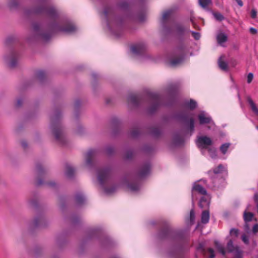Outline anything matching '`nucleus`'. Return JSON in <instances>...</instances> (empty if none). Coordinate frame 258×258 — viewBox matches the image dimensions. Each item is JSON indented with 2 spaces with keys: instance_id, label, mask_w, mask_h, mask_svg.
Wrapping results in <instances>:
<instances>
[{
  "instance_id": "f257e3e1",
  "label": "nucleus",
  "mask_w": 258,
  "mask_h": 258,
  "mask_svg": "<svg viewBox=\"0 0 258 258\" xmlns=\"http://www.w3.org/2000/svg\"><path fill=\"white\" fill-rule=\"evenodd\" d=\"M194 190L204 196V197H202L200 200L199 206L201 208L208 207L210 204V198L209 197L208 195H207V191L206 189L203 186L199 184H195L192 188V197L194 195Z\"/></svg>"
},
{
  "instance_id": "f03ea898",
  "label": "nucleus",
  "mask_w": 258,
  "mask_h": 258,
  "mask_svg": "<svg viewBox=\"0 0 258 258\" xmlns=\"http://www.w3.org/2000/svg\"><path fill=\"white\" fill-rule=\"evenodd\" d=\"M4 61L9 68H14L17 64V55L15 52H10L4 56Z\"/></svg>"
},
{
  "instance_id": "7ed1b4c3",
  "label": "nucleus",
  "mask_w": 258,
  "mask_h": 258,
  "mask_svg": "<svg viewBox=\"0 0 258 258\" xmlns=\"http://www.w3.org/2000/svg\"><path fill=\"white\" fill-rule=\"evenodd\" d=\"M213 142L212 140L207 136H202L198 138L197 144L199 147L204 149H208L209 146L212 145Z\"/></svg>"
},
{
  "instance_id": "20e7f679",
  "label": "nucleus",
  "mask_w": 258,
  "mask_h": 258,
  "mask_svg": "<svg viewBox=\"0 0 258 258\" xmlns=\"http://www.w3.org/2000/svg\"><path fill=\"white\" fill-rule=\"evenodd\" d=\"M109 171L108 170H103L99 172L98 179L100 184H103L108 178Z\"/></svg>"
},
{
  "instance_id": "39448f33",
  "label": "nucleus",
  "mask_w": 258,
  "mask_h": 258,
  "mask_svg": "<svg viewBox=\"0 0 258 258\" xmlns=\"http://www.w3.org/2000/svg\"><path fill=\"white\" fill-rule=\"evenodd\" d=\"M52 128L53 134L56 139L59 142H61V140L62 139V133L60 128L55 125H52Z\"/></svg>"
},
{
  "instance_id": "423d86ee",
  "label": "nucleus",
  "mask_w": 258,
  "mask_h": 258,
  "mask_svg": "<svg viewBox=\"0 0 258 258\" xmlns=\"http://www.w3.org/2000/svg\"><path fill=\"white\" fill-rule=\"evenodd\" d=\"M200 124H205L210 123L211 121V118L207 116L204 112H201L198 116Z\"/></svg>"
},
{
  "instance_id": "0eeeda50",
  "label": "nucleus",
  "mask_w": 258,
  "mask_h": 258,
  "mask_svg": "<svg viewBox=\"0 0 258 258\" xmlns=\"http://www.w3.org/2000/svg\"><path fill=\"white\" fill-rule=\"evenodd\" d=\"M217 41L219 44L223 45V43L227 40V35L223 33H219L217 35Z\"/></svg>"
},
{
  "instance_id": "6e6552de",
  "label": "nucleus",
  "mask_w": 258,
  "mask_h": 258,
  "mask_svg": "<svg viewBox=\"0 0 258 258\" xmlns=\"http://www.w3.org/2000/svg\"><path fill=\"white\" fill-rule=\"evenodd\" d=\"M224 56L222 55L219 58L218 61V63L219 68L223 70L227 71L228 69L227 63L224 61Z\"/></svg>"
},
{
  "instance_id": "1a4fd4ad",
  "label": "nucleus",
  "mask_w": 258,
  "mask_h": 258,
  "mask_svg": "<svg viewBox=\"0 0 258 258\" xmlns=\"http://www.w3.org/2000/svg\"><path fill=\"white\" fill-rule=\"evenodd\" d=\"M247 101L251 107V110L254 114L258 116V108L256 107L255 104L250 98H248Z\"/></svg>"
},
{
  "instance_id": "9d476101",
  "label": "nucleus",
  "mask_w": 258,
  "mask_h": 258,
  "mask_svg": "<svg viewBox=\"0 0 258 258\" xmlns=\"http://www.w3.org/2000/svg\"><path fill=\"white\" fill-rule=\"evenodd\" d=\"M209 212L208 210L204 211L202 214L201 221L203 223H207L209 220Z\"/></svg>"
},
{
  "instance_id": "9b49d317",
  "label": "nucleus",
  "mask_w": 258,
  "mask_h": 258,
  "mask_svg": "<svg viewBox=\"0 0 258 258\" xmlns=\"http://www.w3.org/2000/svg\"><path fill=\"white\" fill-rule=\"evenodd\" d=\"M253 218V214L251 212H247L245 211L243 213V219L245 223L250 222L252 220Z\"/></svg>"
},
{
  "instance_id": "f8f14e48",
  "label": "nucleus",
  "mask_w": 258,
  "mask_h": 258,
  "mask_svg": "<svg viewBox=\"0 0 258 258\" xmlns=\"http://www.w3.org/2000/svg\"><path fill=\"white\" fill-rule=\"evenodd\" d=\"M76 30V27L73 25H68L65 27L61 28L60 31L67 33H72Z\"/></svg>"
},
{
  "instance_id": "ddd939ff",
  "label": "nucleus",
  "mask_w": 258,
  "mask_h": 258,
  "mask_svg": "<svg viewBox=\"0 0 258 258\" xmlns=\"http://www.w3.org/2000/svg\"><path fill=\"white\" fill-rule=\"evenodd\" d=\"M215 245L217 249V250L221 253L222 255H225L226 253V251L225 250L224 247L221 245L219 242L216 241H215Z\"/></svg>"
},
{
  "instance_id": "4468645a",
  "label": "nucleus",
  "mask_w": 258,
  "mask_h": 258,
  "mask_svg": "<svg viewBox=\"0 0 258 258\" xmlns=\"http://www.w3.org/2000/svg\"><path fill=\"white\" fill-rule=\"evenodd\" d=\"M173 11L172 10H168L167 11H165L163 13L162 15V21L163 22L166 21L167 20H168L172 15Z\"/></svg>"
},
{
  "instance_id": "2eb2a0df",
  "label": "nucleus",
  "mask_w": 258,
  "mask_h": 258,
  "mask_svg": "<svg viewBox=\"0 0 258 258\" xmlns=\"http://www.w3.org/2000/svg\"><path fill=\"white\" fill-rule=\"evenodd\" d=\"M75 173V170L74 169L70 166H68L66 167V174L67 176L71 177Z\"/></svg>"
},
{
  "instance_id": "dca6fc26",
  "label": "nucleus",
  "mask_w": 258,
  "mask_h": 258,
  "mask_svg": "<svg viewBox=\"0 0 258 258\" xmlns=\"http://www.w3.org/2000/svg\"><path fill=\"white\" fill-rule=\"evenodd\" d=\"M212 2L211 0H199V5L203 8H206L209 5L211 4Z\"/></svg>"
},
{
  "instance_id": "f3484780",
  "label": "nucleus",
  "mask_w": 258,
  "mask_h": 258,
  "mask_svg": "<svg viewBox=\"0 0 258 258\" xmlns=\"http://www.w3.org/2000/svg\"><path fill=\"white\" fill-rule=\"evenodd\" d=\"M95 151L93 150L89 151L86 155V162L87 164H89L91 162V158L94 155Z\"/></svg>"
},
{
  "instance_id": "a211bd4d",
  "label": "nucleus",
  "mask_w": 258,
  "mask_h": 258,
  "mask_svg": "<svg viewBox=\"0 0 258 258\" xmlns=\"http://www.w3.org/2000/svg\"><path fill=\"white\" fill-rule=\"evenodd\" d=\"M229 146H230L229 143L223 144L221 146V147L220 148V150L223 154H225L226 153L227 150L229 148Z\"/></svg>"
},
{
  "instance_id": "6ab92c4d",
  "label": "nucleus",
  "mask_w": 258,
  "mask_h": 258,
  "mask_svg": "<svg viewBox=\"0 0 258 258\" xmlns=\"http://www.w3.org/2000/svg\"><path fill=\"white\" fill-rule=\"evenodd\" d=\"M226 248L228 252H230L234 250V248L233 245V242L232 240H229V241L227 243Z\"/></svg>"
},
{
  "instance_id": "aec40b11",
  "label": "nucleus",
  "mask_w": 258,
  "mask_h": 258,
  "mask_svg": "<svg viewBox=\"0 0 258 258\" xmlns=\"http://www.w3.org/2000/svg\"><path fill=\"white\" fill-rule=\"evenodd\" d=\"M224 167L220 164L213 170V173L215 174L220 173L224 170Z\"/></svg>"
},
{
  "instance_id": "412c9836",
  "label": "nucleus",
  "mask_w": 258,
  "mask_h": 258,
  "mask_svg": "<svg viewBox=\"0 0 258 258\" xmlns=\"http://www.w3.org/2000/svg\"><path fill=\"white\" fill-rule=\"evenodd\" d=\"M175 31H176L177 33L181 34L185 31V28L182 25H178L176 26Z\"/></svg>"
},
{
  "instance_id": "4be33fe9",
  "label": "nucleus",
  "mask_w": 258,
  "mask_h": 258,
  "mask_svg": "<svg viewBox=\"0 0 258 258\" xmlns=\"http://www.w3.org/2000/svg\"><path fill=\"white\" fill-rule=\"evenodd\" d=\"M213 16H214V18L217 21H221L223 20H224V16L221 14H220L219 13H214Z\"/></svg>"
},
{
  "instance_id": "5701e85b",
  "label": "nucleus",
  "mask_w": 258,
  "mask_h": 258,
  "mask_svg": "<svg viewBox=\"0 0 258 258\" xmlns=\"http://www.w3.org/2000/svg\"><path fill=\"white\" fill-rule=\"evenodd\" d=\"M17 0H8V4L10 8L15 7L18 5Z\"/></svg>"
},
{
  "instance_id": "b1692460",
  "label": "nucleus",
  "mask_w": 258,
  "mask_h": 258,
  "mask_svg": "<svg viewBox=\"0 0 258 258\" xmlns=\"http://www.w3.org/2000/svg\"><path fill=\"white\" fill-rule=\"evenodd\" d=\"M242 241L246 245L249 244V236L245 234H243L241 236Z\"/></svg>"
},
{
  "instance_id": "393cba45",
  "label": "nucleus",
  "mask_w": 258,
  "mask_h": 258,
  "mask_svg": "<svg viewBox=\"0 0 258 258\" xmlns=\"http://www.w3.org/2000/svg\"><path fill=\"white\" fill-rule=\"evenodd\" d=\"M208 151L210 153L212 158H215L216 156V150L215 148H208Z\"/></svg>"
},
{
  "instance_id": "a878e982",
  "label": "nucleus",
  "mask_w": 258,
  "mask_h": 258,
  "mask_svg": "<svg viewBox=\"0 0 258 258\" xmlns=\"http://www.w3.org/2000/svg\"><path fill=\"white\" fill-rule=\"evenodd\" d=\"M132 51L135 53H138L141 52L142 49L140 46L137 45L132 47Z\"/></svg>"
},
{
  "instance_id": "bb28decb",
  "label": "nucleus",
  "mask_w": 258,
  "mask_h": 258,
  "mask_svg": "<svg viewBox=\"0 0 258 258\" xmlns=\"http://www.w3.org/2000/svg\"><path fill=\"white\" fill-rule=\"evenodd\" d=\"M76 200L79 204L82 203L85 200L84 197L81 195H78L76 197Z\"/></svg>"
},
{
  "instance_id": "cd10ccee",
  "label": "nucleus",
  "mask_w": 258,
  "mask_h": 258,
  "mask_svg": "<svg viewBox=\"0 0 258 258\" xmlns=\"http://www.w3.org/2000/svg\"><path fill=\"white\" fill-rule=\"evenodd\" d=\"M230 234L231 235H234L235 237H237L239 234V230L237 229L232 228L230 231Z\"/></svg>"
},
{
  "instance_id": "c85d7f7f",
  "label": "nucleus",
  "mask_w": 258,
  "mask_h": 258,
  "mask_svg": "<svg viewBox=\"0 0 258 258\" xmlns=\"http://www.w3.org/2000/svg\"><path fill=\"white\" fill-rule=\"evenodd\" d=\"M149 167L148 166H146L145 168L141 171V175L142 176L145 175L149 171Z\"/></svg>"
},
{
  "instance_id": "c756f323",
  "label": "nucleus",
  "mask_w": 258,
  "mask_h": 258,
  "mask_svg": "<svg viewBox=\"0 0 258 258\" xmlns=\"http://www.w3.org/2000/svg\"><path fill=\"white\" fill-rule=\"evenodd\" d=\"M197 106V103L196 101L192 100H191L190 101V102H189V107H190V109H194L195 108H196Z\"/></svg>"
},
{
  "instance_id": "7c9ffc66",
  "label": "nucleus",
  "mask_w": 258,
  "mask_h": 258,
  "mask_svg": "<svg viewBox=\"0 0 258 258\" xmlns=\"http://www.w3.org/2000/svg\"><path fill=\"white\" fill-rule=\"evenodd\" d=\"M253 78V74L251 73H249L247 75V83L249 84L251 82L252 79Z\"/></svg>"
},
{
  "instance_id": "2f4dec72",
  "label": "nucleus",
  "mask_w": 258,
  "mask_h": 258,
  "mask_svg": "<svg viewBox=\"0 0 258 258\" xmlns=\"http://www.w3.org/2000/svg\"><path fill=\"white\" fill-rule=\"evenodd\" d=\"M252 232L253 234L258 233V224H254L252 228Z\"/></svg>"
},
{
  "instance_id": "473e14b6",
  "label": "nucleus",
  "mask_w": 258,
  "mask_h": 258,
  "mask_svg": "<svg viewBox=\"0 0 258 258\" xmlns=\"http://www.w3.org/2000/svg\"><path fill=\"white\" fill-rule=\"evenodd\" d=\"M250 16H251V17L253 19H255L256 17L257 11H256L255 9H253L251 10Z\"/></svg>"
},
{
  "instance_id": "72a5a7b5",
  "label": "nucleus",
  "mask_w": 258,
  "mask_h": 258,
  "mask_svg": "<svg viewBox=\"0 0 258 258\" xmlns=\"http://www.w3.org/2000/svg\"><path fill=\"white\" fill-rule=\"evenodd\" d=\"M208 252L210 254V255H209L210 258H214V257H215L214 251L212 248H209L208 249Z\"/></svg>"
},
{
  "instance_id": "f704fd0d",
  "label": "nucleus",
  "mask_w": 258,
  "mask_h": 258,
  "mask_svg": "<svg viewBox=\"0 0 258 258\" xmlns=\"http://www.w3.org/2000/svg\"><path fill=\"white\" fill-rule=\"evenodd\" d=\"M191 33L195 39L199 40L200 39L201 36L199 33L192 31Z\"/></svg>"
},
{
  "instance_id": "c9c22d12",
  "label": "nucleus",
  "mask_w": 258,
  "mask_h": 258,
  "mask_svg": "<svg viewBox=\"0 0 258 258\" xmlns=\"http://www.w3.org/2000/svg\"><path fill=\"white\" fill-rule=\"evenodd\" d=\"M181 61V59H173L171 60V64L172 66H175L179 64Z\"/></svg>"
},
{
  "instance_id": "e433bc0d",
  "label": "nucleus",
  "mask_w": 258,
  "mask_h": 258,
  "mask_svg": "<svg viewBox=\"0 0 258 258\" xmlns=\"http://www.w3.org/2000/svg\"><path fill=\"white\" fill-rule=\"evenodd\" d=\"M190 219L191 222H192L195 219V212L194 210H191L190 212Z\"/></svg>"
},
{
  "instance_id": "4c0bfd02",
  "label": "nucleus",
  "mask_w": 258,
  "mask_h": 258,
  "mask_svg": "<svg viewBox=\"0 0 258 258\" xmlns=\"http://www.w3.org/2000/svg\"><path fill=\"white\" fill-rule=\"evenodd\" d=\"M190 127L191 130L194 128V120L192 118L190 119Z\"/></svg>"
},
{
  "instance_id": "58836bf2",
  "label": "nucleus",
  "mask_w": 258,
  "mask_h": 258,
  "mask_svg": "<svg viewBox=\"0 0 258 258\" xmlns=\"http://www.w3.org/2000/svg\"><path fill=\"white\" fill-rule=\"evenodd\" d=\"M249 31L252 34H255L257 32L256 29H255V28H250L249 29Z\"/></svg>"
},
{
  "instance_id": "ea45409f",
  "label": "nucleus",
  "mask_w": 258,
  "mask_h": 258,
  "mask_svg": "<svg viewBox=\"0 0 258 258\" xmlns=\"http://www.w3.org/2000/svg\"><path fill=\"white\" fill-rule=\"evenodd\" d=\"M114 190H115V189L114 188L110 190L108 189H105V192L107 194H111V193L113 192Z\"/></svg>"
},
{
  "instance_id": "a19ab883",
  "label": "nucleus",
  "mask_w": 258,
  "mask_h": 258,
  "mask_svg": "<svg viewBox=\"0 0 258 258\" xmlns=\"http://www.w3.org/2000/svg\"><path fill=\"white\" fill-rule=\"evenodd\" d=\"M254 200L255 202L256 203V205L258 203V194L256 193L254 196Z\"/></svg>"
},
{
  "instance_id": "79ce46f5",
  "label": "nucleus",
  "mask_w": 258,
  "mask_h": 258,
  "mask_svg": "<svg viewBox=\"0 0 258 258\" xmlns=\"http://www.w3.org/2000/svg\"><path fill=\"white\" fill-rule=\"evenodd\" d=\"M130 188L132 190H137L138 189V187L137 186H130Z\"/></svg>"
},
{
  "instance_id": "37998d69",
  "label": "nucleus",
  "mask_w": 258,
  "mask_h": 258,
  "mask_svg": "<svg viewBox=\"0 0 258 258\" xmlns=\"http://www.w3.org/2000/svg\"><path fill=\"white\" fill-rule=\"evenodd\" d=\"M235 1L240 7H242L243 6V3L241 0H235Z\"/></svg>"
},
{
  "instance_id": "c03bdc74",
  "label": "nucleus",
  "mask_w": 258,
  "mask_h": 258,
  "mask_svg": "<svg viewBox=\"0 0 258 258\" xmlns=\"http://www.w3.org/2000/svg\"><path fill=\"white\" fill-rule=\"evenodd\" d=\"M244 229L246 231H247L249 230V226L247 223H245L244 225Z\"/></svg>"
},
{
  "instance_id": "a18cd8bd",
  "label": "nucleus",
  "mask_w": 258,
  "mask_h": 258,
  "mask_svg": "<svg viewBox=\"0 0 258 258\" xmlns=\"http://www.w3.org/2000/svg\"><path fill=\"white\" fill-rule=\"evenodd\" d=\"M130 99L133 102H135L136 100V97L135 96H131L130 97Z\"/></svg>"
},
{
  "instance_id": "49530a36",
  "label": "nucleus",
  "mask_w": 258,
  "mask_h": 258,
  "mask_svg": "<svg viewBox=\"0 0 258 258\" xmlns=\"http://www.w3.org/2000/svg\"><path fill=\"white\" fill-rule=\"evenodd\" d=\"M190 21H191V23H192V25L194 26V27L195 28H196V25L195 23H194V21H193L192 18H190Z\"/></svg>"
},
{
  "instance_id": "de8ad7c7",
  "label": "nucleus",
  "mask_w": 258,
  "mask_h": 258,
  "mask_svg": "<svg viewBox=\"0 0 258 258\" xmlns=\"http://www.w3.org/2000/svg\"><path fill=\"white\" fill-rule=\"evenodd\" d=\"M41 169V167H40V166L37 167V170L38 172H40Z\"/></svg>"
},
{
  "instance_id": "09e8293b",
  "label": "nucleus",
  "mask_w": 258,
  "mask_h": 258,
  "mask_svg": "<svg viewBox=\"0 0 258 258\" xmlns=\"http://www.w3.org/2000/svg\"><path fill=\"white\" fill-rule=\"evenodd\" d=\"M17 103H18V105H20L21 104V102H20V100H18L17 102Z\"/></svg>"
},
{
  "instance_id": "8fccbe9b",
  "label": "nucleus",
  "mask_w": 258,
  "mask_h": 258,
  "mask_svg": "<svg viewBox=\"0 0 258 258\" xmlns=\"http://www.w3.org/2000/svg\"><path fill=\"white\" fill-rule=\"evenodd\" d=\"M23 146H24V147H25V146H26V145H25V144H23Z\"/></svg>"
},
{
  "instance_id": "3c124183",
  "label": "nucleus",
  "mask_w": 258,
  "mask_h": 258,
  "mask_svg": "<svg viewBox=\"0 0 258 258\" xmlns=\"http://www.w3.org/2000/svg\"><path fill=\"white\" fill-rule=\"evenodd\" d=\"M41 183V182H39L38 183V184H40Z\"/></svg>"
},
{
  "instance_id": "603ef678",
  "label": "nucleus",
  "mask_w": 258,
  "mask_h": 258,
  "mask_svg": "<svg viewBox=\"0 0 258 258\" xmlns=\"http://www.w3.org/2000/svg\"><path fill=\"white\" fill-rule=\"evenodd\" d=\"M257 129H258V127H257Z\"/></svg>"
}]
</instances>
